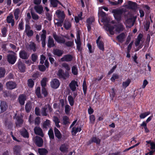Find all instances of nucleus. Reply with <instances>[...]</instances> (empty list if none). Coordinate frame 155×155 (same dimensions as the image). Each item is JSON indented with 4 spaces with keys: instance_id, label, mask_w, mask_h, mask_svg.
<instances>
[{
    "instance_id": "f257e3e1",
    "label": "nucleus",
    "mask_w": 155,
    "mask_h": 155,
    "mask_svg": "<svg viewBox=\"0 0 155 155\" xmlns=\"http://www.w3.org/2000/svg\"><path fill=\"white\" fill-rule=\"evenodd\" d=\"M112 13L115 19L118 21L121 20V16L123 13L127 21H132L133 19V16L131 13L129 12L125 11L123 9H114L112 11Z\"/></svg>"
},
{
    "instance_id": "f03ea898",
    "label": "nucleus",
    "mask_w": 155,
    "mask_h": 155,
    "mask_svg": "<svg viewBox=\"0 0 155 155\" xmlns=\"http://www.w3.org/2000/svg\"><path fill=\"white\" fill-rule=\"evenodd\" d=\"M52 36L54 39L58 43L64 44L68 47H72L74 45L73 41H68L65 42V40L64 38L57 35L55 32H53Z\"/></svg>"
},
{
    "instance_id": "7ed1b4c3",
    "label": "nucleus",
    "mask_w": 155,
    "mask_h": 155,
    "mask_svg": "<svg viewBox=\"0 0 155 155\" xmlns=\"http://www.w3.org/2000/svg\"><path fill=\"white\" fill-rule=\"evenodd\" d=\"M57 75L59 79L61 80H65L68 78L70 75L69 72H64L62 69H59L57 73Z\"/></svg>"
},
{
    "instance_id": "20e7f679",
    "label": "nucleus",
    "mask_w": 155,
    "mask_h": 155,
    "mask_svg": "<svg viewBox=\"0 0 155 155\" xmlns=\"http://www.w3.org/2000/svg\"><path fill=\"white\" fill-rule=\"evenodd\" d=\"M15 66L19 71L21 73H24L25 72L26 67L25 64L22 62L21 59H19Z\"/></svg>"
},
{
    "instance_id": "39448f33",
    "label": "nucleus",
    "mask_w": 155,
    "mask_h": 155,
    "mask_svg": "<svg viewBox=\"0 0 155 155\" xmlns=\"http://www.w3.org/2000/svg\"><path fill=\"white\" fill-rule=\"evenodd\" d=\"M54 135L59 141H64L66 139L65 135H62L60 131L55 127L54 128Z\"/></svg>"
},
{
    "instance_id": "423d86ee",
    "label": "nucleus",
    "mask_w": 155,
    "mask_h": 155,
    "mask_svg": "<svg viewBox=\"0 0 155 155\" xmlns=\"http://www.w3.org/2000/svg\"><path fill=\"white\" fill-rule=\"evenodd\" d=\"M124 6L127 8L133 10H136L138 8L137 4L136 2L130 1H128L127 4L125 5Z\"/></svg>"
},
{
    "instance_id": "0eeeda50",
    "label": "nucleus",
    "mask_w": 155,
    "mask_h": 155,
    "mask_svg": "<svg viewBox=\"0 0 155 155\" xmlns=\"http://www.w3.org/2000/svg\"><path fill=\"white\" fill-rule=\"evenodd\" d=\"M94 21V19L92 17L89 18L87 19L86 26L88 32L91 31V25Z\"/></svg>"
},
{
    "instance_id": "6e6552de",
    "label": "nucleus",
    "mask_w": 155,
    "mask_h": 155,
    "mask_svg": "<svg viewBox=\"0 0 155 155\" xmlns=\"http://www.w3.org/2000/svg\"><path fill=\"white\" fill-rule=\"evenodd\" d=\"M42 33L41 35V41L42 46L43 48L46 46V31L45 30H42Z\"/></svg>"
},
{
    "instance_id": "1a4fd4ad",
    "label": "nucleus",
    "mask_w": 155,
    "mask_h": 155,
    "mask_svg": "<svg viewBox=\"0 0 155 155\" xmlns=\"http://www.w3.org/2000/svg\"><path fill=\"white\" fill-rule=\"evenodd\" d=\"M51 87L54 89H57L60 83L59 81L57 78L53 79L50 82Z\"/></svg>"
},
{
    "instance_id": "9d476101",
    "label": "nucleus",
    "mask_w": 155,
    "mask_h": 155,
    "mask_svg": "<svg viewBox=\"0 0 155 155\" xmlns=\"http://www.w3.org/2000/svg\"><path fill=\"white\" fill-rule=\"evenodd\" d=\"M27 99V96L25 94H20L19 96L18 99L20 104L21 106L25 104V101Z\"/></svg>"
},
{
    "instance_id": "9b49d317",
    "label": "nucleus",
    "mask_w": 155,
    "mask_h": 155,
    "mask_svg": "<svg viewBox=\"0 0 155 155\" xmlns=\"http://www.w3.org/2000/svg\"><path fill=\"white\" fill-rule=\"evenodd\" d=\"M56 14L58 18V20L64 21L65 18V15L63 11L58 10L56 12Z\"/></svg>"
},
{
    "instance_id": "f8f14e48",
    "label": "nucleus",
    "mask_w": 155,
    "mask_h": 155,
    "mask_svg": "<svg viewBox=\"0 0 155 155\" xmlns=\"http://www.w3.org/2000/svg\"><path fill=\"white\" fill-rule=\"evenodd\" d=\"M17 59V57L12 54H9L7 56V61L12 64H14Z\"/></svg>"
},
{
    "instance_id": "ddd939ff",
    "label": "nucleus",
    "mask_w": 155,
    "mask_h": 155,
    "mask_svg": "<svg viewBox=\"0 0 155 155\" xmlns=\"http://www.w3.org/2000/svg\"><path fill=\"white\" fill-rule=\"evenodd\" d=\"M7 89L9 90H12L15 89L17 87V84L15 82L12 81H9L6 84Z\"/></svg>"
},
{
    "instance_id": "4468645a",
    "label": "nucleus",
    "mask_w": 155,
    "mask_h": 155,
    "mask_svg": "<svg viewBox=\"0 0 155 155\" xmlns=\"http://www.w3.org/2000/svg\"><path fill=\"white\" fill-rule=\"evenodd\" d=\"M101 141V140L99 138L95 136H93L90 140L88 142V145H90L91 143H94L97 144H100Z\"/></svg>"
},
{
    "instance_id": "2eb2a0df",
    "label": "nucleus",
    "mask_w": 155,
    "mask_h": 155,
    "mask_svg": "<svg viewBox=\"0 0 155 155\" xmlns=\"http://www.w3.org/2000/svg\"><path fill=\"white\" fill-rule=\"evenodd\" d=\"M35 142L37 146L41 147L43 146V140L41 137L38 136H36L35 138Z\"/></svg>"
},
{
    "instance_id": "dca6fc26",
    "label": "nucleus",
    "mask_w": 155,
    "mask_h": 155,
    "mask_svg": "<svg viewBox=\"0 0 155 155\" xmlns=\"http://www.w3.org/2000/svg\"><path fill=\"white\" fill-rule=\"evenodd\" d=\"M75 42L76 44V48L78 51H81L82 50L81 47V42L80 39V37L79 35L77 36V40H75Z\"/></svg>"
},
{
    "instance_id": "f3484780",
    "label": "nucleus",
    "mask_w": 155,
    "mask_h": 155,
    "mask_svg": "<svg viewBox=\"0 0 155 155\" xmlns=\"http://www.w3.org/2000/svg\"><path fill=\"white\" fill-rule=\"evenodd\" d=\"M29 54L25 50H21L19 53L20 58L23 59L27 60L29 57Z\"/></svg>"
},
{
    "instance_id": "a211bd4d",
    "label": "nucleus",
    "mask_w": 155,
    "mask_h": 155,
    "mask_svg": "<svg viewBox=\"0 0 155 155\" xmlns=\"http://www.w3.org/2000/svg\"><path fill=\"white\" fill-rule=\"evenodd\" d=\"M69 85L70 89L73 91H75L76 89V86H78L77 82L74 80L71 81Z\"/></svg>"
},
{
    "instance_id": "6ab92c4d",
    "label": "nucleus",
    "mask_w": 155,
    "mask_h": 155,
    "mask_svg": "<svg viewBox=\"0 0 155 155\" xmlns=\"http://www.w3.org/2000/svg\"><path fill=\"white\" fill-rule=\"evenodd\" d=\"M35 133L36 134L42 137L44 136V134L42 129L39 127H35L34 128Z\"/></svg>"
},
{
    "instance_id": "aec40b11",
    "label": "nucleus",
    "mask_w": 155,
    "mask_h": 155,
    "mask_svg": "<svg viewBox=\"0 0 155 155\" xmlns=\"http://www.w3.org/2000/svg\"><path fill=\"white\" fill-rule=\"evenodd\" d=\"M8 104L6 102L4 101H1L0 104V113H3L6 111L8 108Z\"/></svg>"
},
{
    "instance_id": "412c9836",
    "label": "nucleus",
    "mask_w": 155,
    "mask_h": 155,
    "mask_svg": "<svg viewBox=\"0 0 155 155\" xmlns=\"http://www.w3.org/2000/svg\"><path fill=\"white\" fill-rule=\"evenodd\" d=\"M73 57L71 55L68 54L64 55L61 58V60L62 61L70 62L71 61Z\"/></svg>"
},
{
    "instance_id": "4be33fe9",
    "label": "nucleus",
    "mask_w": 155,
    "mask_h": 155,
    "mask_svg": "<svg viewBox=\"0 0 155 155\" xmlns=\"http://www.w3.org/2000/svg\"><path fill=\"white\" fill-rule=\"evenodd\" d=\"M47 46L49 48H51L55 46L54 41L51 36H49L48 38Z\"/></svg>"
},
{
    "instance_id": "5701e85b",
    "label": "nucleus",
    "mask_w": 155,
    "mask_h": 155,
    "mask_svg": "<svg viewBox=\"0 0 155 155\" xmlns=\"http://www.w3.org/2000/svg\"><path fill=\"white\" fill-rule=\"evenodd\" d=\"M126 35L124 33H122L116 37V39L120 43H122L125 40Z\"/></svg>"
},
{
    "instance_id": "b1692460",
    "label": "nucleus",
    "mask_w": 155,
    "mask_h": 155,
    "mask_svg": "<svg viewBox=\"0 0 155 155\" xmlns=\"http://www.w3.org/2000/svg\"><path fill=\"white\" fill-rule=\"evenodd\" d=\"M21 135L24 138H28L29 137L28 133L27 130L24 128L19 131Z\"/></svg>"
},
{
    "instance_id": "393cba45",
    "label": "nucleus",
    "mask_w": 155,
    "mask_h": 155,
    "mask_svg": "<svg viewBox=\"0 0 155 155\" xmlns=\"http://www.w3.org/2000/svg\"><path fill=\"white\" fill-rule=\"evenodd\" d=\"M105 26L106 27V29H107V31H109L111 35H113L114 34V32L113 31L114 27L113 26L111 25L110 24H106Z\"/></svg>"
},
{
    "instance_id": "a878e982",
    "label": "nucleus",
    "mask_w": 155,
    "mask_h": 155,
    "mask_svg": "<svg viewBox=\"0 0 155 155\" xmlns=\"http://www.w3.org/2000/svg\"><path fill=\"white\" fill-rule=\"evenodd\" d=\"M52 52L54 55L58 57H61L63 54V51L58 49L56 48L53 50Z\"/></svg>"
},
{
    "instance_id": "bb28decb",
    "label": "nucleus",
    "mask_w": 155,
    "mask_h": 155,
    "mask_svg": "<svg viewBox=\"0 0 155 155\" xmlns=\"http://www.w3.org/2000/svg\"><path fill=\"white\" fill-rule=\"evenodd\" d=\"M81 127L78 126L77 127H74L72 128L71 132L72 135L75 136L78 132H80L81 130Z\"/></svg>"
},
{
    "instance_id": "cd10ccee",
    "label": "nucleus",
    "mask_w": 155,
    "mask_h": 155,
    "mask_svg": "<svg viewBox=\"0 0 155 155\" xmlns=\"http://www.w3.org/2000/svg\"><path fill=\"white\" fill-rule=\"evenodd\" d=\"M68 149V145L65 144H62L59 148L60 150L63 153L67 152Z\"/></svg>"
},
{
    "instance_id": "c85d7f7f",
    "label": "nucleus",
    "mask_w": 155,
    "mask_h": 155,
    "mask_svg": "<svg viewBox=\"0 0 155 155\" xmlns=\"http://www.w3.org/2000/svg\"><path fill=\"white\" fill-rule=\"evenodd\" d=\"M34 8L35 11L40 14H41L43 11V8L41 5H35Z\"/></svg>"
},
{
    "instance_id": "c756f323",
    "label": "nucleus",
    "mask_w": 155,
    "mask_h": 155,
    "mask_svg": "<svg viewBox=\"0 0 155 155\" xmlns=\"http://www.w3.org/2000/svg\"><path fill=\"white\" fill-rule=\"evenodd\" d=\"M21 151V147L19 145H16L14 146L13 148V151L14 153L18 155L20 154Z\"/></svg>"
},
{
    "instance_id": "7c9ffc66",
    "label": "nucleus",
    "mask_w": 155,
    "mask_h": 155,
    "mask_svg": "<svg viewBox=\"0 0 155 155\" xmlns=\"http://www.w3.org/2000/svg\"><path fill=\"white\" fill-rule=\"evenodd\" d=\"M71 27V22L68 20H65L64 23V27L66 30H68Z\"/></svg>"
},
{
    "instance_id": "2f4dec72",
    "label": "nucleus",
    "mask_w": 155,
    "mask_h": 155,
    "mask_svg": "<svg viewBox=\"0 0 155 155\" xmlns=\"http://www.w3.org/2000/svg\"><path fill=\"white\" fill-rule=\"evenodd\" d=\"M32 108V106L30 102H28L25 105V111L27 113H29Z\"/></svg>"
},
{
    "instance_id": "473e14b6",
    "label": "nucleus",
    "mask_w": 155,
    "mask_h": 155,
    "mask_svg": "<svg viewBox=\"0 0 155 155\" xmlns=\"http://www.w3.org/2000/svg\"><path fill=\"white\" fill-rule=\"evenodd\" d=\"M143 37V35L141 33H140L137 36V39L135 42V44L136 46H137L139 45L141 39Z\"/></svg>"
},
{
    "instance_id": "72a5a7b5",
    "label": "nucleus",
    "mask_w": 155,
    "mask_h": 155,
    "mask_svg": "<svg viewBox=\"0 0 155 155\" xmlns=\"http://www.w3.org/2000/svg\"><path fill=\"white\" fill-rule=\"evenodd\" d=\"M124 30L123 25L121 24H119L116 26L115 31H116L119 33L120 32L123 31Z\"/></svg>"
},
{
    "instance_id": "f704fd0d",
    "label": "nucleus",
    "mask_w": 155,
    "mask_h": 155,
    "mask_svg": "<svg viewBox=\"0 0 155 155\" xmlns=\"http://www.w3.org/2000/svg\"><path fill=\"white\" fill-rule=\"evenodd\" d=\"M38 152L40 155H46L48 152L45 148L39 149Z\"/></svg>"
},
{
    "instance_id": "c9c22d12",
    "label": "nucleus",
    "mask_w": 155,
    "mask_h": 155,
    "mask_svg": "<svg viewBox=\"0 0 155 155\" xmlns=\"http://www.w3.org/2000/svg\"><path fill=\"white\" fill-rule=\"evenodd\" d=\"M97 47L99 49L103 51L104 50V43L103 42L101 41H100L99 42L96 43Z\"/></svg>"
},
{
    "instance_id": "e433bc0d",
    "label": "nucleus",
    "mask_w": 155,
    "mask_h": 155,
    "mask_svg": "<svg viewBox=\"0 0 155 155\" xmlns=\"http://www.w3.org/2000/svg\"><path fill=\"white\" fill-rule=\"evenodd\" d=\"M27 84L29 88H33L35 84L34 80L31 79H28L27 81Z\"/></svg>"
},
{
    "instance_id": "4c0bfd02",
    "label": "nucleus",
    "mask_w": 155,
    "mask_h": 155,
    "mask_svg": "<svg viewBox=\"0 0 155 155\" xmlns=\"http://www.w3.org/2000/svg\"><path fill=\"white\" fill-rule=\"evenodd\" d=\"M35 93L38 98H41L42 97V96L41 93V88L40 87H37V88L35 90Z\"/></svg>"
},
{
    "instance_id": "58836bf2",
    "label": "nucleus",
    "mask_w": 155,
    "mask_h": 155,
    "mask_svg": "<svg viewBox=\"0 0 155 155\" xmlns=\"http://www.w3.org/2000/svg\"><path fill=\"white\" fill-rule=\"evenodd\" d=\"M82 87L84 94L85 96H86L87 89V85L86 81L85 79L83 81Z\"/></svg>"
},
{
    "instance_id": "ea45409f",
    "label": "nucleus",
    "mask_w": 155,
    "mask_h": 155,
    "mask_svg": "<svg viewBox=\"0 0 155 155\" xmlns=\"http://www.w3.org/2000/svg\"><path fill=\"white\" fill-rule=\"evenodd\" d=\"M131 82V81L130 79H127L126 81H123L122 83L123 87L124 88H126L129 85Z\"/></svg>"
},
{
    "instance_id": "a19ab883",
    "label": "nucleus",
    "mask_w": 155,
    "mask_h": 155,
    "mask_svg": "<svg viewBox=\"0 0 155 155\" xmlns=\"http://www.w3.org/2000/svg\"><path fill=\"white\" fill-rule=\"evenodd\" d=\"M71 71L72 74L74 75H77L78 74V69L76 65L73 66L71 68Z\"/></svg>"
},
{
    "instance_id": "79ce46f5",
    "label": "nucleus",
    "mask_w": 155,
    "mask_h": 155,
    "mask_svg": "<svg viewBox=\"0 0 155 155\" xmlns=\"http://www.w3.org/2000/svg\"><path fill=\"white\" fill-rule=\"evenodd\" d=\"M30 49L32 50L34 52H35L36 51V45L33 42H31L29 45Z\"/></svg>"
},
{
    "instance_id": "37998d69",
    "label": "nucleus",
    "mask_w": 155,
    "mask_h": 155,
    "mask_svg": "<svg viewBox=\"0 0 155 155\" xmlns=\"http://www.w3.org/2000/svg\"><path fill=\"white\" fill-rule=\"evenodd\" d=\"M48 134L50 139H54V135L53 131L52 128H50L49 130Z\"/></svg>"
},
{
    "instance_id": "c03bdc74",
    "label": "nucleus",
    "mask_w": 155,
    "mask_h": 155,
    "mask_svg": "<svg viewBox=\"0 0 155 155\" xmlns=\"http://www.w3.org/2000/svg\"><path fill=\"white\" fill-rule=\"evenodd\" d=\"M62 66L65 69V72H68L70 71L71 68L69 65L66 63H63L62 64Z\"/></svg>"
},
{
    "instance_id": "a18cd8bd",
    "label": "nucleus",
    "mask_w": 155,
    "mask_h": 155,
    "mask_svg": "<svg viewBox=\"0 0 155 155\" xmlns=\"http://www.w3.org/2000/svg\"><path fill=\"white\" fill-rule=\"evenodd\" d=\"M47 78H44L41 81V84L42 87H45L46 86Z\"/></svg>"
},
{
    "instance_id": "49530a36",
    "label": "nucleus",
    "mask_w": 155,
    "mask_h": 155,
    "mask_svg": "<svg viewBox=\"0 0 155 155\" xmlns=\"http://www.w3.org/2000/svg\"><path fill=\"white\" fill-rule=\"evenodd\" d=\"M7 28L4 27L1 29V32L2 34V36L5 37L7 36Z\"/></svg>"
},
{
    "instance_id": "de8ad7c7",
    "label": "nucleus",
    "mask_w": 155,
    "mask_h": 155,
    "mask_svg": "<svg viewBox=\"0 0 155 155\" xmlns=\"http://www.w3.org/2000/svg\"><path fill=\"white\" fill-rule=\"evenodd\" d=\"M13 18V16L12 14L9 15L7 16L6 19L7 23L9 24L12 21L14 20Z\"/></svg>"
},
{
    "instance_id": "09e8293b",
    "label": "nucleus",
    "mask_w": 155,
    "mask_h": 155,
    "mask_svg": "<svg viewBox=\"0 0 155 155\" xmlns=\"http://www.w3.org/2000/svg\"><path fill=\"white\" fill-rule=\"evenodd\" d=\"M68 100L69 103L71 106H73L74 104V101L73 97L71 95L68 96Z\"/></svg>"
},
{
    "instance_id": "8fccbe9b",
    "label": "nucleus",
    "mask_w": 155,
    "mask_h": 155,
    "mask_svg": "<svg viewBox=\"0 0 155 155\" xmlns=\"http://www.w3.org/2000/svg\"><path fill=\"white\" fill-rule=\"evenodd\" d=\"M140 126L143 127L146 133H147L149 132V130L147 127V124L145 121H143L142 124H141Z\"/></svg>"
},
{
    "instance_id": "3c124183",
    "label": "nucleus",
    "mask_w": 155,
    "mask_h": 155,
    "mask_svg": "<svg viewBox=\"0 0 155 155\" xmlns=\"http://www.w3.org/2000/svg\"><path fill=\"white\" fill-rule=\"evenodd\" d=\"M119 78V75L117 74H114L112 77L110 78V80L112 82H114L115 79H118Z\"/></svg>"
},
{
    "instance_id": "603ef678",
    "label": "nucleus",
    "mask_w": 155,
    "mask_h": 155,
    "mask_svg": "<svg viewBox=\"0 0 155 155\" xmlns=\"http://www.w3.org/2000/svg\"><path fill=\"white\" fill-rule=\"evenodd\" d=\"M90 123L92 124H94L95 120V116L93 115H91L89 116Z\"/></svg>"
},
{
    "instance_id": "864d4df0",
    "label": "nucleus",
    "mask_w": 155,
    "mask_h": 155,
    "mask_svg": "<svg viewBox=\"0 0 155 155\" xmlns=\"http://www.w3.org/2000/svg\"><path fill=\"white\" fill-rule=\"evenodd\" d=\"M41 93L45 97H47L48 94V92L45 87H42Z\"/></svg>"
},
{
    "instance_id": "5fc2aeb1",
    "label": "nucleus",
    "mask_w": 155,
    "mask_h": 155,
    "mask_svg": "<svg viewBox=\"0 0 155 155\" xmlns=\"http://www.w3.org/2000/svg\"><path fill=\"white\" fill-rule=\"evenodd\" d=\"M5 73V70L4 68H0V78L4 77Z\"/></svg>"
},
{
    "instance_id": "6e6d98bb",
    "label": "nucleus",
    "mask_w": 155,
    "mask_h": 155,
    "mask_svg": "<svg viewBox=\"0 0 155 155\" xmlns=\"http://www.w3.org/2000/svg\"><path fill=\"white\" fill-rule=\"evenodd\" d=\"M150 114V113L148 112L142 113L140 114L139 116L140 118L141 119H144Z\"/></svg>"
},
{
    "instance_id": "4d7b16f0",
    "label": "nucleus",
    "mask_w": 155,
    "mask_h": 155,
    "mask_svg": "<svg viewBox=\"0 0 155 155\" xmlns=\"http://www.w3.org/2000/svg\"><path fill=\"white\" fill-rule=\"evenodd\" d=\"M23 120L20 117H18L17 118V122L16 123V125L20 126L23 123Z\"/></svg>"
},
{
    "instance_id": "13d9d810",
    "label": "nucleus",
    "mask_w": 155,
    "mask_h": 155,
    "mask_svg": "<svg viewBox=\"0 0 155 155\" xmlns=\"http://www.w3.org/2000/svg\"><path fill=\"white\" fill-rule=\"evenodd\" d=\"M50 125V120H49L47 119L43 124V127L44 128H46L47 127H48Z\"/></svg>"
},
{
    "instance_id": "bf43d9fd",
    "label": "nucleus",
    "mask_w": 155,
    "mask_h": 155,
    "mask_svg": "<svg viewBox=\"0 0 155 155\" xmlns=\"http://www.w3.org/2000/svg\"><path fill=\"white\" fill-rule=\"evenodd\" d=\"M31 13L33 19L36 20L38 19L39 17L37 14L32 11H31Z\"/></svg>"
},
{
    "instance_id": "052dcab7",
    "label": "nucleus",
    "mask_w": 155,
    "mask_h": 155,
    "mask_svg": "<svg viewBox=\"0 0 155 155\" xmlns=\"http://www.w3.org/2000/svg\"><path fill=\"white\" fill-rule=\"evenodd\" d=\"M63 124L64 125H65L69 123L68 121L69 117L66 116H65L63 117Z\"/></svg>"
},
{
    "instance_id": "680f3d73",
    "label": "nucleus",
    "mask_w": 155,
    "mask_h": 155,
    "mask_svg": "<svg viewBox=\"0 0 155 155\" xmlns=\"http://www.w3.org/2000/svg\"><path fill=\"white\" fill-rule=\"evenodd\" d=\"M70 110V107L67 104L65 106V112L66 114H69Z\"/></svg>"
},
{
    "instance_id": "e2e57ef3",
    "label": "nucleus",
    "mask_w": 155,
    "mask_h": 155,
    "mask_svg": "<svg viewBox=\"0 0 155 155\" xmlns=\"http://www.w3.org/2000/svg\"><path fill=\"white\" fill-rule=\"evenodd\" d=\"M46 68L43 65H39L38 67L39 70L41 72L45 71L46 70Z\"/></svg>"
},
{
    "instance_id": "0e129e2a",
    "label": "nucleus",
    "mask_w": 155,
    "mask_h": 155,
    "mask_svg": "<svg viewBox=\"0 0 155 155\" xmlns=\"http://www.w3.org/2000/svg\"><path fill=\"white\" fill-rule=\"evenodd\" d=\"M39 75L40 74L39 72L38 71H37L36 72L32 74V77L33 78V80H35L38 77Z\"/></svg>"
},
{
    "instance_id": "69168bd1",
    "label": "nucleus",
    "mask_w": 155,
    "mask_h": 155,
    "mask_svg": "<svg viewBox=\"0 0 155 155\" xmlns=\"http://www.w3.org/2000/svg\"><path fill=\"white\" fill-rule=\"evenodd\" d=\"M147 143L150 144L151 146L150 149L152 150L154 149L155 151V144L153 142H151L150 141H147Z\"/></svg>"
},
{
    "instance_id": "338daca9",
    "label": "nucleus",
    "mask_w": 155,
    "mask_h": 155,
    "mask_svg": "<svg viewBox=\"0 0 155 155\" xmlns=\"http://www.w3.org/2000/svg\"><path fill=\"white\" fill-rule=\"evenodd\" d=\"M57 2L58 0H51V3L53 7H56L57 6Z\"/></svg>"
},
{
    "instance_id": "774afa93",
    "label": "nucleus",
    "mask_w": 155,
    "mask_h": 155,
    "mask_svg": "<svg viewBox=\"0 0 155 155\" xmlns=\"http://www.w3.org/2000/svg\"><path fill=\"white\" fill-rule=\"evenodd\" d=\"M27 35L28 37H31L33 36L34 34V32L32 30L28 31L26 32Z\"/></svg>"
}]
</instances>
